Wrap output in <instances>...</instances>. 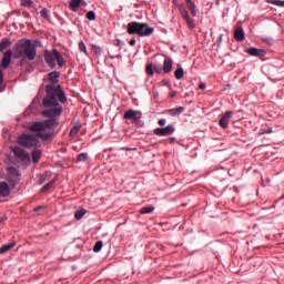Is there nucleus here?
<instances>
[{
    "mask_svg": "<svg viewBox=\"0 0 284 284\" xmlns=\"http://www.w3.org/2000/svg\"><path fill=\"white\" fill-rule=\"evenodd\" d=\"M47 97L42 100V105L45 108L42 111L43 116L49 118L44 121L33 122L29 126L30 132H37L38 136L42 141H49L55 133V128L59 126L58 119L63 112L62 105L59 103L67 102V95L61 91L60 85L47 84L45 85ZM59 100V101H58Z\"/></svg>",
    "mask_w": 284,
    "mask_h": 284,
    "instance_id": "obj_1",
    "label": "nucleus"
},
{
    "mask_svg": "<svg viewBox=\"0 0 284 284\" xmlns=\"http://www.w3.org/2000/svg\"><path fill=\"white\" fill-rule=\"evenodd\" d=\"M14 59H22L19 65H23V61H36L37 59V47L31 40L22 39L17 42L13 47Z\"/></svg>",
    "mask_w": 284,
    "mask_h": 284,
    "instance_id": "obj_2",
    "label": "nucleus"
},
{
    "mask_svg": "<svg viewBox=\"0 0 284 284\" xmlns=\"http://www.w3.org/2000/svg\"><path fill=\"white\" fill-rule=\"evenodd\" d=\"M126 31L129 34H138L139 37H150L154 32V28L150 27L148 23L133 21L128 23Z\"/></svg>",
    "mask_w": 284,
    "mask_h": 284,
    "instance_id": "obj_3",
    "label": "nucleus"
},
{
    "mask_svg": "<svg viewBox=\"0 0 284 284\" xmlns=\"http://www.w3.org/2000/svg\"><path fill=\"white\" fill-rule=\"evenodd\" d=\"M43 59L47 65H49V68H51L52 70L57 68V63L59 68H63V65H65L67 63L63 55L57 49H53L52 51L44 50Z\"/></svg>",
    "mask_w": 284,
    "mask_h": 284,
    "instance_id": "obj_4",
    "label": "nucleus"
},
{
    "mask_svg": "<svg viewBox=\"0 0 284 284\" xmlns=\"http://www.w3.org/2000/svg\"><path fill=\"white\" fill-rule=\"evenodd\" d=\"M34 134L24 133L18 136V144L26 148V149H38L40 148L41 143L40 140L41 136H39L38 131H32Z\"/></svg>",
    "mask_w": 284,
    "mask_h": 284,
    "instance_id": "obj_5",
    "label": "nucleus"
},
{
    "mask_svg": "<svg viewBox=\"0 0 284 284\" xmlns=\"http://www.w3.org/2000/svg\"><path fill=\"white\" fill-rule=\"evenodd\" d=\"M8 180L11 184V187L14 189L17 183H19V181H20V174H19L18 169H16L14 166H9Z\"/></svg>",
    "mask_w": 284,
    "mask_h": 284,
    "instance_id": "obj_6",
    "label": "nucleus"
},
{
    "mask_svg": "<svg viewBox=\"0 0 284 284\" xmlns=\"http://www.w3.org/2000/svg\"><path fill=\"white\" fill-rule=\"evenodd\" d=\"M12 151H13L14 156L18 158L20 161H22V162L31 161L30 153L27 152L23 148L14 146Z\"/></svg>",
    "mask_w": 284,
    "mask_h": 284,
    "instance_id": "obj_7",
    "label": "nucleus"
},
{
    "mask_svg": "<svg viewBox=\"0 0 284 284\" xmlns=\"http://www.w3.org/2000/svg\"><path fill=\"white\" fill-rule=\"evenodd\" d=\"M124 120H131L133 124H140L141 122V112L136 110H128L124 113Z\"/></svg>",
    "mask_w": 284,
    "mask_h": 284,
    "instance_id": "obj_8",
    "label": "nucleus"
},
{
    "mask_svg": "<svg viewBox=\"0 0 284 284\" xmlns=\"http://www.w3.org/2000/svg\"><path fill=\"white\" fill-rule=\"evenodd\" d=\"M174 131H175L174 126L170 124L165 128L154 129V134L158 135V136H168V135L173 134Z\"/></svg>",
    "mask_w": 284,
    "mask_h": 284,
    "instance_id": "obj_9",
    "label": "nucleus"
},
{
    "mask_svg": "<svg viewBox=\"0 0 284 284\" xmlns=\"http://www.w3.org/2000/svg\"><path fill=\"white\" fill-rule=\"evenodd\" d=\"M232 111H225L222 118L219 120V126L222 129H227L231 119L233 118Z\"/></svg>",
    "mask_w": 284,
    "mask_h": 284,
    "instance_id": "obj_10",
    "label": "nucleus"
},
{
    "mask_svg": "<svg viewBox=\"0 0 284 284\" xmlns=\"http://www.w3.org/2000/svg\"><path fill=\"white\" fill-rule=\"evenodd\" d=\"M12 61V51L8 50L3 53L1 60V68L2 70H7Z\"/></svg>",
    "mask_w": 284,
    "mask_h": 284,
    "instance_id": "obj_11",
    "label": "nucleus"
},
{
    "mask_svg": "<svg viewBox=\"0 0 284 284\" xmlns=\"http://www.w3.org/2000/svg\"><path fill=\"white\" fill-rule=\"evenodd\" d=\"M250 57H265L266 51L264 49L250 48L246 50Z\"/></svg>",
    "mask_w": 284,
    "mask_h": 284,
    "instance_id": "obj_12",
    "label": "nucleus"
},
{
    "mask_svg": "<svg viewBox=\"0 0 284 284\" xmlns=\"http://www.w3.org/2000/svg\"><path fill=\"white\" fill-rule=\"evenodd\" d=\"M10 195V186L8 182H0V196L8 197Z\"/></svg>",
    "mask_w": 284,
    "mask_h": 284,
    "instance_id": "obj_13",
    "label": "nucleus"
},
{
    "mask_svg": "<svg viewBox=\"0 0 284 284\" xmlns=\"http://www.w3.org/2000/svg\"><path fill=\"white\" fill-rule=\"evenodd\" d=\"M234 39L240 42L245 40V32H244L243 28L236 27L234 29Z\"/></svg>",
    "mask_w": 284,
    "mask_h": 284,
    "instance_id": "obj_14",
    "label": "nucleus"
},
{
    "mask_svg": "<svg viewBox=\"0 0 284 284\" xmlns=\"http://www.w3.org/2000/svg\"><path fill=\"white\" fill-rule=\"evenodd\" d=\"M172 65H173L172 59L166 58L163 64V71L165 74H169L172 71Z\"/></svg>",
    "mask_w": 284,
    "mask_h": 284,
    "instance_id": "obj_15",
    "label": "nucleus"
},
{
    "mask_svg": "<svg viewBox=\"0 0 284 284\" xmlns=\"http://www.w3.org/2000/svg\"><path fill=\"white\" fill-rule=\"evenodd\" d=\"M49 81L53 84L59 83V79H60V72L58 71H52L48 74Z\"/></svg>",
    "mask_w": 284,
    "mask_h": 284,
    "instance_id": "obj_16",
    "label": "nucleus"
},
{
    "mask_svg": "<svg viewBox=\"0 0 284 284\" xmlns=\"http://www.w3.org/2000/svg\"><path fill=\"white\" fill-rule=\"evenodd\" d=\"M33 163H38L42 156V151L40 149H34L31 152Z\"/></svg>",
    "mask_w": 284,
    "mask_h": 284,
    "instance_id": "obj_17",
    "label": "nucleus"
},
{
    "mask_svg": "<svg viewBox=\"0 0 284 284\" xmlns=\"http://www.w3.org/2000/svg\"><path fill=\"white\" fill-rule=\"evenodd\" d=\"M184 112V108L183 106H179L176 109H169L166 111L168 114H170L171 116H176L180 115Z\"/></svg>",
    "mask_w": 284,
    "mask_h": 284,
    "instance_id": "obj_18",
    "label": "nucleus"
},
{
    "mask_svg": "<svg viewBox=\"0 0 284 284\" xmlns=\"http://www.w3.org/2000/svg\"><path fill=\"white\" fill-rule=\"evenodd\" d=\"M185 2H186L189 10L191 11V16L196 17V10H195L196 7H195L194 2L192 0H185Z\"/></svg>",
    "mask_w": 284,
    "mask_h": 284,
    "instance_id": "obj_19",
    "label": "nucleus"
},
{
    "mask_svg": "<svg viewBox=\"0 0 284 284\" xmlns=\"http://www.w3.org/2000/svg\"><path fill=\"white\" fill-rule=\"evenodd\" d=\"M82 2H83V0H71L69 3V7L71 8V10L77 11V9H79V7H81Z\"/></svg>",
    "mask_w": 284,
    "mask_h": 284,
    "instance_id": "obj_20",
    "label": "nucleus"
},
{
    "mask_svg": "<svg viewBox=\"0 0 284 284\" xmlns=\"http://www.w3.org/2000/svg\"><path fill=\"white\" fill-rule=\"evenodd\" d=\"M16 245H17V243H16V242H12V243H10V244H7V245L1 246V248H0V254H4V253L9 252V251L12 250Z\"/></svg>",
    "mask_w": 284,
    "mask_h": 284,
    "instance_id": "obj_21",
    "label": "nucleus"
},
{
    "mask_svg": "<svg viewBox=\"0 0 284 284\" xmlns=\"http://www.w3.org/2000/svg\"><path fill=\"white\" fill-rule=\"evenodd\" d=\"M10 44L11 41L9 39H2L0 41V52H4V50H7V48H9Z\"/></svg>",
    "mask_w": 284,
    "mask_h": 284,
    "instance_id": "obj_22",
    "label": "nucleus"
},
{
    "mask_svg": "<svg viewBox=\"0 0 284 284\" xmlns=\"http://www.w3.org/2000/svg\"><path fill=\"white\" fill-rule=\"evenodd\" d=\"M155 210L154 206H145V207H142L140 213L141 214H150V213H153Z\"/></svg>",
    "mask_w": 284,
    "mask_h": 284,
    "instance_id": "obj_23",
    "label": "nucleus"
},
{
    "mask_svg": "<svg viewBox=\"0 0 284 284\" xmlns=\"http://www.w3.org/2000/svg\"><path fill=\"white\" fill-rule=\"evenodd\" d=\"M183 78H184V70L182 68L176 69V71H175V79L180 81Z\"/></svg>",
    "mask_w": 284,
    "mask_h": 284,
    "instance_id": "obj_24",
    "label": "nucleus"
},
{
    "mask_svg": "<svg viewBox=\"0 0 284 284\" xmlns=\"http://www.w3.org/2000/svg\"><path fill=\"white\" fill-rule=\"evenodd\" d=\"M54 183H55V181H54V180H51L50 182H48V184H44V186H42L41 192H47V191H49L50 189L53 187Z\"/></svg>",
    "mask_w": 284,
    "mask_h": 284,
    "instance_id": "obj_25",
    "label": "nucleus"
},
{
    "mask_svg": "<svg viewBox=\"0 0 284 284\" xmlns=\"http://www.w3.org/2000/svg\"><path fill=\"white\" fill-rule=\"evenodd\" d=\"M40 16H41L43 19L50 20V10L43 8V9L40 11Z\"/></svg>",
    "mask_w": 284,
    "mask_h": 284,
    "instance_id": "obj_26",
    "label": "nucleus"
},
{
    "mask_svg": "<svg viewBox=\"0 0 284 284\" xmlns=\"http://www.w3.org/2000/svg\"><path fill=\"white\" fill-rule=\"evenodd\" d=\"M80 130H81V126L74 125V126L71 129L69 135H70L71 138H74V136H77V134H79V131H80Z\"/></svg>",
    "mask_w": 284,
    "mask_h": 284,
    "instance_id": "obj_27",
    "label": "nucleus"
},
{
    "mask_svg": "<svg viewBox=\"0 0 284 284\" xmlns=\"http://www.w3.org/2000/svg\"><path fill=\"white\" fill-rule=\"evenodd\" d=\"M85 210H80V211H77L75 213H74V217H75V220H81V219H83V216H85Z\"/></svg>",
    "mask_w": 284,
    "mask_h": 284,
    "instance_id": "obj_28",
    "label": "nucleus"
},
{
    "mask_svg": "<svg viewBox=\"0 0 284 284\" xmlns=\"http://www.w3.org/2000/svg\"><path fill=\"white\" fill-rule=\"evenodd\" d=\"M146 73L149 77H153L154 75V67L152 63L146 65Z\"/></svg>",
    "mask_w": 284,
    "mask_h": 284,
    "instance_id": "obj_29",
    "label": "nucleus"
},
{
    "mask_svg": "<svg viewBox=\"0 0 284 284\" xmlns=\"http://www.w3.org/2000/svg\"><path fill=\"white\" fill-rule=\"evenodd\" d=\"M78 162H85L88 161V153H80L78 154V158H77Z\"/></svg>",
    "mask_w": 284,
    "mask_h": 284,
    "instance_id": "obj_30",
    "label": "nucleus"
},
{
    "mask_svg": "<svg viewBox=\"0 0 284 284\" xmlns=\"http://www.w3.org/2000/svg\"><path fill=\"white\" fill-rule=\"evenodd\" d=\"M102 246H103V242H102V241H98V242L95 243L94 247H93V251H94L95 253H99V252L101 251Z\"/></svg>",
    "mask_w": 284,
    "mask_h": 284,
    "instance_id": "obj_31",
    "label": "nucleus"
},
{
    "mask_svg": "<svg viewBox=\"0 0 284 284\" xmlns=\"http://www.w3.org/2000/svg\"><path fill=\"white\" fill-rule=\"evenodd\" d=\"M79 50H80V52L88 54V49L85 48V43L83 41L79 42Z\"/></svg>",
    "mask_w": 284,
    "mask_h": 284,
    "instance_id": "obj_32",
    "label": "nucleus"
},
{
    "mask_svg": "<svg viewBox=\"0 0 284 284\" xmlns=\"http://www.w3.org/2000/svg\"><path fill=\"white\" fill-rule=\"evenodd\" d=\"M180 12H181V16L183 17L184 20L190 18L189 12L186 11L185 8L181 7Z\"/></svg>",
    "mask_w": 284,
    "mask_h": 284,
    "instance_id": "obj_33",
    "label": "nucleus"
},
{
    "mask_svg": "<svg viewBox=\"0 0 284 284\" xmlns=\"http://www.w3.org/2000/svg\"><path fill=\"white\" fill-rule=\"evenodd\" d=\"M33 4L32 0H21V6L31 7Z\"/></svg>",
    "mask_w": 284,
    "mask_h": 284,
    "instance_id": "obj_34",
    "label": "nucleus"
},
{
    "mask_svg": "<svg viewBox=\"0 0 284 284\" xmlns=\"http://www.w3.org/2000/svg\"><path fill=\"white\" fill-rule=\"evenodd\" d=\"M85 17H87V19H89L90 21L95 20V13H94L93 11H89Z\"/></svg>",
    "mask_w": 284,
    "mask_h": 284,
    "instance_id": "obj_35",
    "label": "nucleus"
},
{
    "mask_svg": "<svg viewBox=\"0 0 284 284\" xmlns=\"http://www.w3.org/2000/svg\"><path fill=\"white\" fill-rule=\"evenodd\" d=\"M185 21H186L190 29H194L195 24H194L193 20L190 17L186 18Z\"/></svg>",
    "mask_w": 284,
    "mask_h": 284,
    "instance_id": "obj_36",
    "label": "nucleus"
},
{
    "mask_svg": "<svg viewBox=\"0 0 284 284\" xmlns=\"http://www.w3.org/2000/svg\"><path fill=\"white\" fill-rule=\"evenodd\" d=\"M271 3L277 7H284V1L281 0H272Z\"/></svg>",
    "mask_w": 284,
    "mask_h": 284,
    "instance_id": "obj_37",
    "label": "nucleus"
},
{
    "mask_svg": "<svg viewBox=\"0 0 284 284\" xmlns=\"http://www.w3.org/2000/svg\"><path fill=\"white\" fill-rule=\"evenodd\" d=\"M154 71L156 74H161L163 72V69L160 64H155L154 65Z\"/></svg>",
    "mask_w": 284,
    "mask_h": 284,
    "instance_id": "obj_38",
    "label": "nucleus"
},
{
    "mask_svg": "<svg viewBox=\"0 0 284 284\" xmlns=\"http://www.w3.org/2000/svg\"><path fill=\"white\" fill-rule=\"evenodd\" d=\"M166 124V120L165 119H160L159 120V125L160 126H164Z\"/></svg>",
    "mask_w": 284,
    "mask_h": 284,
    "instance_id": "obj_39",
    "label": "nucleus"
},
{
    "mask_svg": "<svg viewBox=\"0 0 284 284\" xmlns=\"http://www.w3.org/2000/svg\"><path fill=\"white\" fill-rule=\"evenodd\" d=\"M205 88H206L205 83L200 82L199 89L202 90V91H204Z\"/></svg>",
    "mask_w": 284,
    "mask_h": 284,
    "instance_id": "obj_40",
    "label": "nucleus"
},
{
    "mask_svg": "<svg viewBox=\"0 0 284 284\" xmlns=\"http://www.w3.org/2000/svg\"><path fill=\"white\" fill-rule=\"evenodd\" d=\"M2 83H3V72L0 71V84H2Z\"/></svg>",
    "mask_w": 284,
    "mask_h": 284,
    "instance_id": "obj_41",
    "label": "nucleus"
},
{
    "mask_svg": "<svg viewBox=\"0 0 284 284\" xmlns=\"http://www.w3.org/2000/svg\"><path fill=\"white\" fill-rule=\"evenodd\" d=\"M265 133H272V129H268L267 131H261L260 134H265Z\"/></svg>",
    "mask_w": 284,
    "mask_h": 284,
    "instance_id": "obj_42",
    "label": "nucleus"
},
{
    "mask_svg": "<svg viewBox=\"0 0 284 284\" xmlns=\"http://www.w3.org/2000/svg\"><path fill=\"white\" fill-rule=\"evenodd\" d=\"M45 182V175H40V183H44Z\"/></svg>",
    "mask_w": 284,
    "mask_h": 284,
    "instance_id": "obj_43",
    "label": "nucleus"
},
{
    "mask_svg": "<svg viewBox=\"0 0 284 284\" xmlns=\"http://www.w3.org/2000/svg\"><path fill=\"white\" fill-rule=\"evenodd\" d=\"M135 43H136V41H135V39H132L131 41H130V45H135Z\"/></svg>",
    "mask_w": 284,
    "mask_h": 284,
    "instance_id": "obj_44",
    "label": "nucleus"
},
{
    "mask_svg": "<svg viewBox=\"0 0 284 284\" xmlns=\"http://www.w3.org/2000/svg\"><path fill=\"white\" fill-rule=\"evenodd\" d=\"M176 94H178L176 91L172 92V93H171V99H174V98L176 97Z\"/></svg>",
    "mask_w": 284,
    "mask_h": 284,
    "instance_id": "obj_45",
    "label": "nucleus"
},
{
    "mask_svg": "<svg viewBox=\"0 0 284 284\" xmlns=\"http://www.w3.org/2000/svg\"><path fill=\"white\" fill-rule=\"evenodd\" d=\"M23 17L24 18H30V13L29 12H23Z\"/></svg>",
    "mask_w": 284,
    "mask_h": 284,
    "instance_id": "obj_46",
    "label": "nucleus"
},
{
    "mask_svg": "<svg viewBox=\"0 0 284 284\" xmlns=\"http://www.w3.org/2000/svg\"><path fill=\"white\" fill-rule=\"evenodd\" d=\"M4 87L3 85H0V93L4 92Z\"/></svg>",
    "mask_w": 284,
    "mask_h": 284,
    "instance_id": "obj_47",
    "label": "nucleus"
},
{
    "mask_svg": "<svg viewBox=\"0 0 284 284\" xmlns=\"http://www.w3.org/2000/svg\"><path fill=\"white\" fill-rule=\"evenodd\" d=\"M171 143L175 142V138H170Z\"/></svg>",
    "mask_w": 284,
    "mask_h": 284,
    "instance_id": "obj_48",
    "label": "nucleus"
},
{
    "mask_svg": "<svg viewBox=\"0 0 284 284\" xmlns=\"http://www.w3.org/2000/svg\"><path fill=\"white\" fill-rule=\"evenodd\" d=\"M6 220H7V217H4V219H1V220H0V223H2V222H3V221H6Z\"/></svg>",
    "mask_w": 284,
    "mask_h": 284,
    "instance_id": "obj_49",
    "label": "nucleus"
}]
</instances>
